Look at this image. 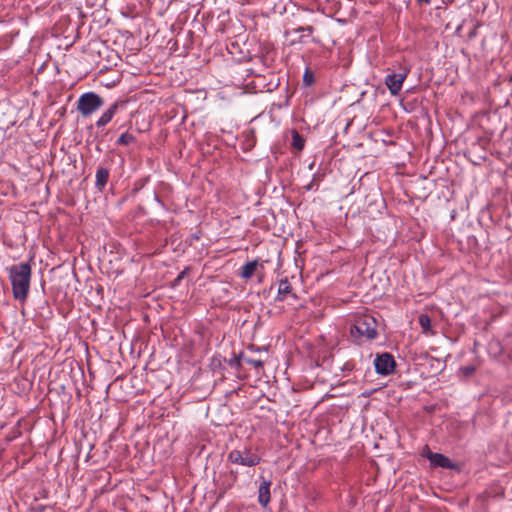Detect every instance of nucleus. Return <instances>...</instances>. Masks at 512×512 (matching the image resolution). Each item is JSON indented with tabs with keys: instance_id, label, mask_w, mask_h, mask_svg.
<instances>
[{
	"instance_id": "1",
	"label": "nucleus",
	"mask_w": 512,
	"mask_h": 512,
	"mask_svg": "<svg viewBox=\"0 0 512 512\" xmlns=\"http://www.w3.org/2000/svg\"><path fill=\"white\" fill-rule=\"evenodd\" d=\"M12 285L13 296L23 301L27 298L30 289L31 267L27 263H19L7 268Z\"/></svg>"
},
{
	"instance_id": "2",
	"label": "nucleus",
	"mask_w": 512,
	"mask_h": 512,
	"mask_svg": "<svg viewBox=\"0 0 512 512\" xmlns=\"http://www.w3.org/2000/svg\"><path fill=\"white\" fill-rule=\"evenodd\" d=\"M352 334L355 332L359 336L366 337L367 339H374L377 336V322L372 315L364 314L357 317L355 324L351 330Z\"/></svg>"
},
{
	"instance_id": "3",
	"label": "nucleus",
	"mask_w": 512,
	"mask_h": 512,
	"mask_svg": "<svg viewBox=\"0 0 512 512\" xmlns=\"http://www.w3.org/2000/svg\"><path fill=\"white\" fill-rule=\"evenodd\" d=\"M102 104L103 101L97 94L89 92L80 96L77 109L84 117H87L98 110Z\"/></svg>"
},
{
	"instance_id": "4",
	"label": "nucleus",
	"mask_w": 512,
	"mask_h": 512,
	"mask_svg": "<svg viewBox=\"0 0 512 512\" xmlns=\"http://www.w3.org/2000/svg\"><path fill=\"white\" fill-rule=\"evenodd\" d=\"M228 459L232 463L249 467L255 466L260 462V458L256 454L250 453L246 450H232L228 455Z\"/></svg>"
},
{
	"instance_id": "5",
	"label": "nucleus",
	"mask_w": 512,
	"mask_h": 512,
	"mask_svg": "<svg viewBox=\"0 0 512 512\" xmlns=\"http://www.w3.org/2000/svg\"><path fill=\"white\" fill-rule=\"evenodd\" d=\"M408 71L405 70L400 73H392L386 76L385 85L393 96H397L402 89L403 83L407 78Z\"/></svg>"
},
{
	"instance_id": "6",
	"label": "nucleus",
	"mask_w": 512,
	"mask_h": 512,
	"mask_svg": "<svg viewBox=\"0 0 512 512\" xmlns=\"http://www.w3.org/2000/svg\"><path fill=\"white\" fill-rule=\"evenodd\" d=\"M374 365L378 374L389 375L394 371L395 361L390 354L384 353L375 359Z\"/></svg>"
},
{
	"instance_id": "7",
	"label": "nucleus",
	"mask_w": 512,
	"mask_h": 512,
	"mask_svg": "<svg viewBox=\"0 0 512 512\" xmlns=\"http://www.w3.org/2000/svg\"><path fill=\"white\" fill-rule=\"evenodd\" d=\"M423 455L427 457V459L430 461V463L433 466L442 467V468H453L454 467L452 462L450 461V459L448 457L444 456L443 454L432 453V452L428 451L427 453H424Z\"/></svg>"
},
{
	"instance_id": "8",
	"label": "nucleus",
	"mask_w": 512,
	"mask_h": 512,
	"mask_svg": "<svg viewBox=\"0 0 512 512\" xmlns=\"http://www.w3.org/2000/svg\"><path fill=\"white\" fill-rule=\"evenodd\" d=\"M270 486L271 482L263 480L258 489V502L261 506L266 507L270 502Z\"/></svg>"
},
{
	"instance_id": "9",
	"label": "nucleus",
	"mask_w": 512,
	"mask_h": 512,
	"mask_svg": "<svg viewBox=\"0 0 512 512\" xmlns=\"http://www.w3.org/2000/svg\"><path fill=\"white\" fill-rule=\"evenodd\" d=\"M291 295L295 298V295L292 293V288L287 279H283L279 282L278 285V295L277 300L284 301L287 299V296Z\"/></svg>"
},
{
	"instance_id": "10",
	"label": "nucleus",
	"mask_w": 512,
	"mask_h": 512,
	"mask_svg": "<svg viewBox=\"0 0 512 512\" xmlns=\"http://www.w3.org/2000/svg\"><path fill=\"white\" fill-rule=\"evenodd\" d=\"M116 110L117 104L115 103L101 115V117L97 121V126L102 127L108 124L115 115Z\"/></svg>"
},
{
	"instance_id": "11",
	"label": "nucleus",
	"mask_w": 512,
	"mask_h": 512,
	"mask_svg": "<svg viewBox=\"0 0 512 512\" xmlns=\"http://www.w3.org/2000/svg\"><path fill=\"white\" fill-rule=\"evenodd\" d=\"M258 266H259V263L257 260L247 262L242 267L241 276L244 279H250L253 276V274L255 273V271L257 270Z\"/></svg>"
},
{
	"instance_id": "12",
	"label": "nucleus",
	"mask_w": 512,
	"mask_h": 512,
	"mask_svg": "<svg viewBox=\"0 0 512 512\" xmlns=\"http://www.w3.org/2000/svg\"><path fill=\"white\" fill-rule=\"evenodd\" d=\"M109 171L106 168H99L96 171V185L100 188L104 187L108 181Z\"/></svg>"
},
{
	"instance_id": "13",
	"label": "nucleus",
	"mask_w": 512,
	"mask_h": 512,
	"mask_svg": "<svg viewBox=\"0 0 512 512\" xmlns=\"http://www.w3.org/2000/svg\"><path fill=\"white\" fill-rule=\"evenodd\" d=\"M314 29L312 26H306V27H299L297 29H293L291 30L289 33H306V35H302L300 37V41L301 42H306V40L304 39L305 37H309L311 36V34L313 33Z\"/></svg>"
},
{
	"instance_id": "14",
	"label": "nucleus",
	"mask_w": 512,
	"mask_h": 512,
	"mask_svg": "<svg viewBox=\"0 0 512 512\" xmlns=\"http://www.w3.org/2000/svg\"><path fill=\"white\" fill-rule=\"evenodd\" d=\"M292 145L298 150L304 147V139L297 132H293Z\"/></svg>"
},
{
	"instance_id": "15",
	"label": "nucleus",
	"mask_w": 512,
	"mask_h": 512,
	"mask_svg": "<svg viewBox=\"0 0 512 512\" xmlns=\"http://www.w3.org/2000/svg\"><path fill=\"white\" fill-rule=\"evenodd\" d=\"M135 140L134 136L132 134H129V133H123L119 138H118V143L121 144V145H129L131 143H133Z\"/></svg>"
},
{
	"instance_id": "16",
	"label": "nucleus",
	"mask_w": 512,
	"mask_h": 512,
	"mask_svg": "<svg viewBox=\"0 0 512 512\" xmlns=\"http://www.w3.org/2000/svg\"><path fill=\"white\" fill-rule=\"evenodd\" d=\"M419 324L424 330H428L431 326V320L427 315H421L419 317Z\"/></svg>"
},
{
	"instance_id": "17",
	"label": "nucleus",
	"mask_w": 512,
	"mask_h": 512,
	"mask_svg": "<svg viewBox=\"0 0 512 512\" xmlns=\"http://www.w3.org/2000/svg\"><path fill=\"white\" fill-rule=\"evenodd\" d=\"M304 80L305 81L309 80V77L307 76V74L304 76Z\"/></svg>"
},
{
	"instance_id": "18",
	"label": "nucleus",
	"mask_w": 512,
	"mask_h": 512,
	"mask_svg": "<svg viewBox=\"0 0 512 512\" xmlns=\"http://www.w3.org/2000/svg\"><path fill=\"white\" fill-rule=\"evenodd\" d=\"M304 80L305 81L309 80V77L307 76V74L304 76Z\"/></svg>"
},
{
	"instance_id": "19",
	"label": "nucleus",
	"mask_w": 512,
	"mask_h": 512,
	"mask_svg": "<svg viewBox=\"0 0 512 512\" xmlns=\"http://www.w3.org/2000/svg\"><path fill=\"white\" fill-rule=\"evenodd\" d=\"M255 365H261V362L260 361L255 362Z\"/></svg>"
}]
</instances>
